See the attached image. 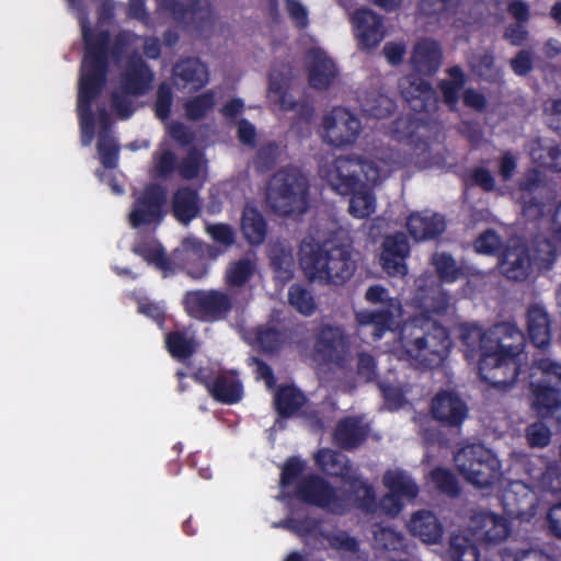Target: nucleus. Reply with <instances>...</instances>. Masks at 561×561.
Segmentation results:
<instances>
[{"mask_svg":"<svg viewBox=\"0 0 561 561\" xmlns=\"http://www.w3.org/2000/svg\"><path fill=\"white\" fill-rule=\"evenodd\" d=\"M460 341L466 357L479 356L480 379L495 389L512 386L519 375L517 356L524 347V333L513 322H500L486 331L467 324L461 327Z\"/></svg>","mask_w":561,"mask_h":561,"instance_id":"f257e3e1","label":"nucleus"},{"mask_svg":"<svg viewBox=\"0 0 561 561\" xmlns=\"http://www.w3.org/2000/svg\"><path fill=\"white\" fill-rule=\"evenodd\" d=\"M449 298L433 290L421 299L420 312L408 320L400 332V344L407 357L421 369H434L447 358L451 340L449 331L436 316L446 313Z\"/></svg>","mask_w":561,"mask_h":561,"instance_id":"f03ea898","label":"nucleus"},{"mask_svg":"<svg viewBox=\"0 0 561 561\" xmlns=\"http://www.w3.org/2000/svg\"><path fill=\"white\" fill-rule=\"evenodd\" d=\"M110 34L107 30L95 31L88 26L82 28L84 55L78 89L77 111L80 121L81 141L89 146L94 138V114L92 104L106 84V48Z\"/></svg>","mask_w":561,"mask_h":561,"instance_id":"7ed1b4c3","label":"nucleus"},{"mask_svg":"<svg viewBox=\"0 0 561 561\" xmlns=\"http://www.w3.org/2000/svg\"><path fill=\"white\" fill-rule=\"evenodd\" d=\"M360 173L371 184L380 181V171L374 161L362 157H343L334 159L325 170L324 178L337 194L351 196L348 211L359 219L369 217L375 211V196L368 191H359Z\"/></svg>","mask_w":561,"mask_h":561,"instance_id":"20e7f679","label":"nucleus"},{"mask_svg":"<svg viewBox=\"0 0 561 561\" xmlns=\"http://www.w3.org/2000/svg\"><path fill=\"white\" fill-rule=\"evenodd\" d=\"M299 264L309 280L325 285H343L357 267L348 247L313 241L301 243Z\"/></svg>","mask_w":561,"mask_h":561,"instance_id":"39448f33","label":"nucleus"},{"mask_svg":"<svg viewBox=\"0 0 561 561\" xmlns=\"http://www.w3.org/2000/svg\"><path fill=\"white\" fill-rule=\"evenodd\" d=\"M468 529L473 538L466 534H454L449 540V554L453 561H479L480 550L477 541L496 545L510 535L508 520L488 511L474 512L469 520Z\"/></svg>","mask_w":561,"mask_h":561,"instance_id":"423d86ee","label":"nucleus"},{"mask_svg":"<svg viewBox=\"0 0 561 561\" xmlns=\"http://www.w3.org/2000/svg\"><path fill=\"white\" fill-rule=\"evenodd\" d=\"M273 210L283 217L302 215L309 208V181L295 167L275 172L270 181L267 195Z\"/></svg>","mask_w":561,"mask_h":561,"instance_id":"0eeeda50","label":"nucleus"},{"mask_svg":"<svg viewBox=\"0 0 561 561\" xmlns=\"http://www.w3.org/2000/svg\"><path fill=\"white\" fill-rule=\"evenodd\" d=\"M456 467L467 482L478 488L494 485L501 478V462L483 444H469L454 457Z\"/></svg>","mask_w":561,"mask_h":561,"instance_id":"6e6552de","label":"nucleus"},{"mask_svg":"<svg viewBox=\"0 0 561 561\" xmlns=\"http://www.w3.org/2000/svg\"><path fill=\"white\" fill-rule=\"evenodd\" d=\"M308 328L302 321L293 318L272 316L271 319L255 328V341L265 354H277L286 345L302 346L308 339Z\"/></svg>","mask_w":561,"mask_h":561,"instance_id":"1a4fd4ad","label":"nucleus"},{"mask_svg":"<svg viewBox=\"0 0 561 561\" xmlns=\"http://www.w3.org/2000/svg\"><path fill=\"white\" fill-rule=\"evenodd\" d=\"M542 377L529 385L530 408L539 419H551L561 409V364L541 359Z\"/></svg>","mask_w":561,"mask_h":561,"instance_id":"9d476101","label":"nucleus"},{"mask_svg":"<svg viewBox=\"0 0 561 561\" xmlns=\"http://www.w3.org/2000/svg\"><path fill=\"white\" fill-rule=\"evenodd\" d=\"M168 214V193L157 183L147 184L136 196L128 214L131 228H158Z\"/></svg>","mask_w":561,"mask_h":561,"instance_id":"9b49d317","label":"nucleus"},{"mask_svg":"<svg viewBox=\"0 0 561 561\" xmlns=\"http://www.w3.org/2000/svg\"><path fill=\"white\" fill-rule=\"evenodd\" d=\"M365 298L370 304L385 305L381 310H363L355 316L357 324L371 328L373 341H378L391 329L396 313L401 312V302L398 298L389 297L388 289L381 285L370 286L366 290Z\"/></svg>","mask_w":561,"mask_h":561,"instance_id":"f8f14e48","label":"nucleus"},{"mask_svg":"<svg viewBox=\"0 0 561 561\" xmlns=\"http://www.w3.org/2000/svg\"><path fill=\"white\" fill-rule=\"evenodd\" d=\"M182 305L191 318L203 322L226 319L233 307L231 297L216 289L188 290L183 296Z\"/></svg>","mask_w":561,"mask_h":561,"instance_id":"ddd939ff","label":"nucleus"},{"mask_svg":"<svg viewBox=\"0 0 561 561\" xmlns=\"http://www.w3.org/2000/svg\"><path fill=\"white\" fill-rule=\"evenodd\" d=\"M295 494L298 500L308 505L328 510L334 514L345 512L346 505L337 495L336 489L317 473L304 477L297 483Z\"/></svg>","mask_w":561,"mask_h":561,"instance_id":"4468645a","label":"nucleus"},{"mask_svg":"<svg viewBox=\"0 0 561 561\" xmlns=\"http://www.w3.org/2000/svg\"><path fill=\"white\" fill-rule=\"evenodd\" d=\"M322 124L325 141L336 148L354 144L362 130L360 121L344 107H334Z\"/></svg>","mask_w":561,"mask_h":561,"instance_id":"2eb2a0df","label":"nucleus"},{"mask_svg":"<svg viewBox=\"0 0 561 561\" xmlns=\"http://www.w3.org/2000/svg\"><path fill=\"white\" fill-rule=\"evenodd\" d=\"M154 72L138 51L131 53L119 76V88L125 95L141 96L152 87Z\"/></svg>","mask_w":561,"mask_h":561,"instance_id":"dca6fc26","label":"nucleus"},{"mask_svg":"<svg viewBox=\"0 0 561 561\" xmlns=\"http://www.w3.org/2000/svg\"><path fill=\"white\" fill-rule=\"evenodd\" d=\"M402 99L415 113H432L437 108V95L432 84L415 75L403 77L399 82Z\"/></svg>","mask_w":561,"mask_h":561,"instance_id":"f3484780","label":"nucleus"},{"mask_svg":"<svg viewBox=\"0 0 561 561\" xmlns=\"http://www.w3.org/2000/svg\"><path fill=\"white\" fill-rule=\"evenodd\" d=\"M499 267L503 276L510 280H526L533 271L529 248L519 240L508 243L499 257Z\"/></svg>","mask_w":561,"mask_h":561,"instance_id":"a211bd4d","label":"nucleus"},{"mask_svg":"<svg viewBox=\"0 0 561 561\" xmlns=\"http://www.w3.org/2000/svg\"><path fill=\"white\" fill-rule=\"evenodd\" d=\"M348 335L342 325L325 323L314 337V352L325 362L339 364L348 348Z\"/></svg>","mask_w":561,"mask_h":561,"instance_id":"6ab92c4d","label":"nucleus"},{"mask_svg":"<svg viewBox=\"0 0 561 561\" xmlns=\"http://www.w3.org/2000/svg\"><path fill=\"white\" fill-rule=\"evenodd\" d=\"M468 412L466 402L454 391L440 390L431 402L433 419L446 427L461 426Z\"/></svg>","mask_w":561,"mask_h":561,"instance_id":"aec40b11","label":"nucleus"},{"mask_svg":"<svg viewBox=\"0 0 561 561\" xmlns=\"http://www.w3.org/2000/svg\"><path fill=\"white\" fill-rule=\"evenodd\" d=\"M354 34L360 50L376 48L385 38L383 19L370 9H358L352 15Z\"/></svg>","mask_w":561,"mask_h":561,"instance_id":"412c9836","label":"nucleus"},{"mask_svg":"<svg viewBox=\"0 0 561 561\" xmlns=\"http://www.w3.org/2000/svg\"><path fill=\"white\" fill-rule=\"evenodd\" d=\"M410 255V243L407 236L396 232L385 237L381 243L380 264L390 276H405L408 274L407 259Z\"/></svg>","mask_w":561,"mask_h":561,"instance_id":"4be33fe9","label":"nucleus"},{"mask_svg":"<svg viewBox=\"0 0 561 561\" xmlns=\"http://www.w3.org/2000/svg\"><path fill=\"white\" fill-rule=\"evenodd\" d=\"M193 377L220 403L234 404L242 398V383L233 377L218 375L211 379L210 375L204 369H199Z\"/></svg>","mask_w":561,"mask_h":561,"instance_id":"5701e85b","label":"nucleus"},{"mask_svg":"<svg viewBox=\"0 0 561 561\" xmlns=\"http://www.w3.org/2000/svg\"><path fill=\"white\" fill-rule=\"evenodd\" d=\"M173 83L178 89L197 91L208 83V69L196 57L181 58L172 69Z\"/></svg>","mask_w":561,"mask_h":561,"instance_id":"b1692460","label":"nucleus"},{"mask_svg":"<svg viewBox=\"0 0 561 561\" xmlns=\"http://www.w3.org/2000/svg\"><path fill=\"white\" fill-rule=\"evenodd\" d=\"M442 58L440 45L433 39L425 38L414 45L410 62L417 75L432 77L438 71Z\"/></svg>","mask_w":561,"mask_h":561,"instance_id":"393cba45","label":"nucleus"},{"mask_svg":"<svg viewBox=\"0 0 561 561\" xmlns=\"http://www.w3.org/2000/svg\"><path fill=\"white\" fill-rule=\"evenodd\" d=\"M520 203L523 211L528 216H539L545 208V202L539 196L545 185L537 170L528 171L519 181Z\"/></svg>","mask_w":561,"mask_h":561,"instance_id":"a878e982","label":"nucleus"},{"mask_svg":"<svg viewBox=\"0 0 561 561\" xmlns=\"http://www.w3.org/2000/svg\"><path fill=\"white\" fill-rule=\"evenodd\" d=\"M311 62L308 68V82L316 90H327L337 76L334 61L321 49L310 51Z\"/></svg>","mask_w":561,"mask_h":561,"instance_id":"bb28decb","label":"nucleus"},{"mask_svg":"<svg viewBox=\"0 0 561 561\" xmlns=\"http://www.w3.org/2000/svg\"><path fill=\"white\" fill-rule=\"evenodd\" d=\"M409 531L425 543H438L444 535V527L437 516L426 510L415 512L409 523Z\"/></svg>","mask_w":561,"mask_h":561,"instance_id":"cd10ccee","label":"nucleus"},{"mask_svg":"<svg viewBox=\"0 0 561 561\" xmlns=\"http://www.w3.org/2000/svg\"><path fill=\"white\" fill-rule=\"evenodd\" d=\"M369 427L357 416L341 419L334 430V440L344 450L359 447L368 437Z\"/></svg>","mask_w":561,"mask_h":561,"instance_id":"c85d7f7f","label":"nucleus"},{"mask_svg":"<svg viewBox=\"0 0 561 561\" xmlns=\"http://www.w3.org/2000/svg\"><path fill=\"white\" fill-rule=\"evenodd\" d=\"M172 214L174 218L188 224L201 213L199 196L196 190L190 186L178 188L171 199Z\"/></svg>","mask_w":561,"mask_h":561,"instance_id":"c756f323","label":"nucleus"},{"mask_svg":"<svg viewBox=\"0 0 561 561\" xmlns=\"http://www.w3.org/2000/svg\"><path fill=\"white\" fill-rule=\"evenodd\" d=\"M317 463L332 477L340 478L345 484L357 482V476L351 474L352 465L345 455L322 448L316 456Z\"/></svg>","mask_w":561,"mask_h":561,"instance_id":"7c9ffc66","label":"nucleus"},{"mask_svg":"<svg viewBox=\"0 0 561 561\" xmlns=\"http://www.w3.org/2000/svg\"><path fill=\"white\" fill-rule=\"evenodd\" d=\"M407 229L414 240L423 241L439 237L445 231L446 224L438 215L423 216L415 213L408 217Z\"/></svg>","mask_w":561,"mask_h":561,"instance_id":"2f4dec72","label":"nucleus"},{"mask_svg":"<svg viewBox=\"0 0 561 561\" xmlns=\"http://www.w3.org/2000/svg\"><path fill=\"white\" fill-rule=\"evenodd\" d=\"M307 401V396L295 385H280L274 398L275 410L282 419L297 415Z\"/></svg>","mask_w":561,"mask_h":561,"instance_id":"473e14b6","label":"nucleus"},{"mask_svg":"<svg viewBox=\"0 0 561 561\" xmlns=\"http://www.w3.org/2000/svg\"><path fill=\"white\" fill-rule=\"evenodd\" d=\"M133 252L158 270L168 271L171 267L164 248L152 236H139L133 245Z\"/></svg>","mask_w":561,"mask_h":561,"instance_id":"72a5a7b5","label":"nucleus"},{"mask_svg":"<svg viewBox=\"0 0 561 561\" xmlns=\"http://www.w3.org/2000/svg\"><path fill=\"white\" fill-rule=\"evenodd\" d=\"M527 331L536 347L543 348L550 344V321L543 307L534 305L528 308Z\"/></svg>","mask_w":561,"mask_h":561,"instance_id":"f704fd0d","label":"nucleus"},{"mask_svg":"<svg viewBox=\"0 0 561 561\" xmlns=\"http://www.w3.org/2000/svg\"><path fill=\"white\" fill-rule=\"evenodd\" d=\"M268 259L275 279L287 283L294 277L295 260L289 247L274 243L268 250Z\"/></svg>","mask_w":561,"mask_h":561,"instance_id":"c9c22d12","label":"nucleus"},{"mask_svg":"<svg viewBox=\"0 0 561 561\" xmlns=\"http://www.w3.org/2000/svg\"><path fill=\"white\" fill-rule=\"evenodd\" d=\"M241 230L244 239L253 245L261 244L267 232V224L256 207H245L241 217Z\"/></svg>","mask_w":561,"mask_h":561,"instance_id":"e433bc0d","label":"nucleus"},{"mask_svg":"<svg viewBox=\"0 0 561 561\" xmlns=\"http://www.w3.org/2000/svg\"><path fill=\"white\" fill-rule=\"evenodd\" d=\"M448 79H444L438 83L444 103L449 110H455L459 103L460 92L467 83V76L462 68L458 65L446 69Z\"/></svg>","mask_w":561,"mask_h":561,"instance_id":"4c0bfd02","label":"nucleus"},{"mask_svg":"<svg viewBox=\"0 0 561 561\" xmlns=\"http://www.w3.org/2000/svg\"><path fill=\"white\" fill-rule=\"evenodd\" d=\"M383 485L389 493L412 501L419 494V486L403 470H388L383 474Z\"/></svg>","mask_w":561,"mask_h":561,"instance_id":"58836bf2","label":"nucleus"},{"mask_svg":"<svg viewBox=\"0 0 561 561\" xmlns=\"http://www.w3.org/2000/svg\"><path fill=\"white\" fill-rule=\"evenodd\" d=\"M283 153L280 145L275 140L262 144L254 157L253 167L257 173L264 174L273 171Z\"/></svg>","mask_w":561,"mask_h":561,"instance_id":"ea45409f","label":"nucleus"},{"mask_svg":"<svg viewBox=\"0 0 561 561\" xmlns=\"http://www.w3.org/2000/svg\"><path fill=\"white\" fill-rule=\"evenodd\" d=\"M165 347L169 354L178 359L185 360L196 352L195 341L184 331H171L165 335Z\"/></svg>","mask_w":561,"mask_h":561,"instance_id":"a19ab883","label":"nucleus"},{"mask_svg":"<svg viewBox=\"0 0 561 561\" xmlns=\"http://www.w3.org/2000/svg\"><path fill=\"white\" fill-rule=\"evenodd\" d=\"M216 105V94L207 90L188 99L184 104L185 116L191 122L202 121Z\"/></svg>","mask_w":561,"mask_h":561,"instance_id":"79ce46f5","label":"nucleus"},{"mask_svg":"<svg viewBox=\"0 0 561 561\" xmlns=\"http://www.w3.org/2000/svg\"><path fill=\"white\" fill-rule=\"evenodd\" d=\"M373 534L377 549L383 551H405L408 548L403 534L391 527L378 525Z\"/></svg>","mask_w":561,"mask_h":561,"instance_id":"37998d69","label":"nucleus"},{"mask_svg":"<svg viewBox=\"0 0 561 561\" xmlns=\"http://www.w3.org/2000/svg\"><path fill=\"white\" fill-rule=\"evenodd\" d=\"M288 302L300 314L310 317L317 310L312 293L304 285L294 283L288 288Z\"/></svg>","mask_w":561,"mask_h":561,"instance_id":"c03bdc74","label":"nucleus"},{"mask_svg":"<svg viewBox=\"0 0 561 561\" xmlns=\"http://www.w3.org/2000/svg\"><path fill=\"white\" fill-rule=\"evenodd\" d=\"M421 126L422 119L414 114L399 116L391 124L392 138L399 142H415Z\"/></svg>","mask_w":561,"mask_h":561,"instance_id":"a18cd8bd","label":"nucleus"},{"mask_svg":"<svg viewBox=\"0 0 561 561\" xmlns=\"http://www.w3.org/2000/svg\"><path fill=\"white\" fill-rule=\"evenodd\" d=\"M438 278L444 283H454L462 276V268L450 253L436 252L431 260Z\"/></svg>","mask_w":561,"mask_h":561,"instance_id":"49530a36","label":"nucleus"},{"mask_svg":"<svg viewBox=\"0 0 561 561\" xmlns=\"http://www.w3.org/2000/svg\"><path fill=\"white\" fill-rule=\"evenodd\" d=\"M354 495L355 506L367 513L373 514L377 510L376 492L371 484L357 476V482L347 484Z\"/></svg>","mask_w":561,"mask_h":561,"instance_id":"de8ad7c7","label":"nucleus"},{"mask_svg":"<svg viewBox=\"0 0 561 561\" xmlns=\"http://www.w3.org/2000/svg\"><path fill=\"white\" fill-rule=\"evenodd\" d=\"M430 477L440 493L449 497H458L460 495L461 489L458 479L451 470L445 467H436L431 471Z\"/></svg>","mask_w":561,"mask_h":561,"instance_id":"09e8293b","label":"nucleus"},{"mask_svg":"<svg viewBox=\"0 0 561 561\" xmlns=\"http://www.w3.org/2000/svg\"><path fill=\"white\" fill-rule=\"evenodd\" d=\"M504 248L501 236L491 228L481 232L473 241L474 251L483 255L500 257Z\"/></svg>","mask_w":561,"mask_h":561,"instance_id":"8fccbe9b","label":"nucleus"},{"mask_svg":"<svg viewBox=\"0 0 561 561\" xmlns=\"http://www.w3.org/2000/svg\"><path fill=\"white\" fill-rule=\"evenodd\" d=\"M255 265L249 259H240L229 264L226 272V282L229 286H243L253 276Z\"/></svg>","mask_w":561,"mask_h":561,"instance_id":"3c124183","label":"nucleus"},{"mask_svg":"<svg viewBox=\"0 0 561 561\" xmlns=\"http://www.w3.org/2000/svg\"><path fill=\"white\" fill-rule=\"evenodd\" d=\"M98 150L104 168L115 169L117 167L119 146L111 134L99 133Z\"/></svg>","mask_w":561,"mask_h":561,"instance_id":"603ef678","label":"nucleus"},{"mask_svg":"<svg viewBox=\"0 0 561 561\" xmlns=\"http://www.w3.org/2000/svg\"><path fill=\"white\" fill-rule=\"evenodd\" d=\"M534 161L551 171L561 172V147L559 145L542 146L531 150Z\"/></svg>","mask_w":561,"mask_h":561,"instance_id":"864d4df0","label":"nucleus"},{"mask_svg":"<svg viewBox=\"0 0 561 561\" xmlns=\"http://www.w3.org/2000/svg\"><path fill=\"white\" fill-rule=\"evenodd\" d=\"M178 22H186L202 11V0H163Z\"/></svg>","mask_w":561,"mask_h":561,"instance_id":"5fc2aeb1","label":"nucleus"},{"mask_svg":"<svg viewBox=\"0 0 561 561\" xmlns=\"http://www.w3.org/2000/svg\"><path fill=\"white\" fill-rule=\"evenodd\" d=\"M176 154L170 149L156 151L153 154V169L156 176L162 180L171 178L178 171Z\"/></svg>","mask_w":561,"mask_h":561,"instance_id":"6e6d98bb","label":"nucleus"},{"mask_svg":"<svg viewBox=\"0 0 561 561\" xmlns=\"http://www.w3.org/2000/svg\"><path fill=\"white\" fill-rule=\"evenodd\" d=\"M203 153L196 148L187 151L186 156L179 162V175L186 181L196 179L201 172Z\"/></svg>","mask_w":561,"mask_h":561,"instance_id":"4d7b16f0","label":"nucleus"},{"mask_svg":"<svg viewBox=\"0 0 561 561\" xmlns=\"http://www.w3.org/2000/svg\"><path fill=\"white\" fill-rule=\"evenodd\" d=\"M268 90L275 96V102L278 103L284 112H290L298 107V101L288 91L283 81L271 78Z\"/></svg>","mask_w":561,"mask_h":561,"instance_id":"13d9d810","label":"nucleus"},{"mask_svg":"<svg viewBox=\"0 0 561 561\" xmlns=\"http://www.w3.org/2000/svg\"><path fill=\"white\" fill-rule=\"evenodd\" d=\"M306 468V462L298 457H289L284 463L280 472V486L288 488L294 485L301 478Z\"/></svg>","mask_w":561,"mask_h":561,"instance_id":"bf43d9fd","label":"nucleus"},{"mask_svg":"<svg viewBox=\"0 0 561 561\" xmlns=\"http://www.w3.org/2000/svg\"><path fill=\"white\" fill-rule=\"evenodd\" d=\"M173 93L167 83H161L157 91L154 101V113L159 119H168L171 115Z\"/></svg>","mask_w":561,"mask_h":561,"instance_id":"052dcab7","label":"nucleus"},{"mask_svg":"<svg viewBox=\"0 0 561 561\" xmlns=\"http://www.w3.org/2000/svg\"><path fill=\"white\" fill-rule=\"evenodd\" d=\"M324 538L328 540L330 546L336 550H343L352 553H356L359 551V542L358 540L351 536L345 530H339L336 533H331L324 535Z\"/></svg>","mask_w":561,"mask_h":561,"instance_id":"680f3d73","label":"nucleus"},{"mask_svg":"<svg viewBox=\"0 0 561 561\" xmlns=\"http://www.w3.org/2000/svg\"><path fill=\"white\" fill-rule=\"evenodd\" d=\"M111 35V33L108 32ZM134 34L127 31L119 32L115 35L112 44L111 37L108 38V44L106 48V61L108 62V56H111L115 60H121L125 55L127 48L130 46L133 42Z\"/></svg>","mask_w":561,"mask_h":561,"instance_id":"e2e57ef3","label":"nucleus"},{"mask_svg":"<svg viewBox=\"0 0 561 561\" xmlns=\"http://www.w3.org/2000/svg\"><path fill=\"white\" fill-rule=\"evenodd\" d=\"M527 439L531 447L543 448L550 444L551 432L543 423H534L527 428Z\"/></svg>","mask_w":561,"mask_h":561,"instance_id":"0e129e2a","label":"nucleus"},{"mask_svg":"<svg viewBox=\"0 0 561 561\" xmlns=\"http://www.w3.org/2000/svg\"><path fill=\"white\" fill-rule=\"evenodd\" d=\"M357 375L366 382L374 381L377 377V363L369 353H358L357 355Z\"/></svg>","mask_w":561,"mask_h":561,"instance_id":"69168bd1","label":"nucleus"},{"mask_svg":"<svg viewBox=\"0 0 561 561\" xmlns=\"http://www.w3.org/2000/svg\"><path fill=\"white\" fill-rule=\"evenodd\" d=\"M472 70L481 78L486 80L494 79L495 58L492 53H484L474 58Z\"/></svg>","mask_w":561,"mask_h":561,"instance_id":"338daca9","label":"nucleus"},{"mask_svg":"<svg viewBox=\"0 0 561 561\" xmlns=\"http://www.w3.org/2000/svg\"><path fill=\"white\" fill-rule=\"evenodd\" d=\"M541 485L546 492L561 493V468L557 466L548 467L542 473Z\"/></svg>","mask_w":561,"mask_h":561,"instance_id":"774afa93","label":"nucleus"}]
</instances>
